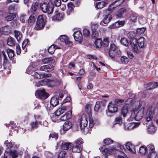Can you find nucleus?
<instances>
[{"label":"nucleus","mask_w":158,"mask_h":158,"mask_svg":"<svg viewBox=\"0 0 158 158\" xmlns=\"http://www.w3.org/2000/svg\"><path fill=\"white\" fill-rule=\"evenodd\" d=\"M145 103L142 102L139 103L137 108L135 107V110L131 112V117L132 118H135V120H140L143 116V111L144 109Z\"/></svg>","instance_id":"nucleus-1"},{"label":"nucleus","mask_w":158,"mask_h":158,"mask_svg":"<svg viewBox=\"0 0 158 158\" xmlns=\"http://www.w3.org/2000/svg\"><path fill=\"white\" fill-rule=\"evenodd\" d=\"M66 91L63 89H58L56 92V95L53 97L50 101L51 104L53 106H55L59 103L58 97L59 96L62 98L65 94Z\"/></svg>","instance_id":"nucleus-2"},{"label":"nucleus","mask_w":158,"mask_h":158,"mask_svg":"<svg viewBox=\"0 0 158 158\" xmlns=\"http://www.w3.org/2000/svg\"><path fill=\"white\" fill-rule=\"evenodd\" d=\"M40 8L42 11L44 13H47L48 14H52L53 11L54 7L52 5L46 2L41 3L40 5Z\"/></svg>","instance_id":"nucleus-3"},{"label":"nucleus","mask_w":158,"mask_h":158,"mask_svg":"<svg viewBox=\"0 0 158 158\" xmlns=\"http://www.w3.org/2000/svg\"><path fill=\"white\" fill-rule=\"evenodd\" d=\"M82 143V139L81 138H79L73 143V146L71 149L72 151L73 152H81L82 149L81 144Z\"/></svg>","instance_id":"nucleus-4"},{"label":"nucleus","mask_w":158,"mask_h":158,"mask_svg":"<svg viewBox=\"0 0 158 158\" xmlns=\"http://www.w3.org/2000/svg\"><path fill=\"white\" fill-rule=\"evenodd\" d=\"M156 108L155 107L152 106H149L147 110L145 118L146 119V123L147 122H149L151 121L154 115L155 114Z\"/></svg>","instance_id":"nucleus-5"},{"label":"nucleus","mask_w":158,"mask_h":158,"mask_svg":"<svg viewBox=\"0 0 158 158\" xmlns=\"http://www.w3.org/2000/svg\"><path fill=\"white\" fill-rule=\"evenodd\" d=\"M45 18L43 15H40L36 21V26L35 27L36 30H39L43 28L45 25Z\"/></svg>","instance_id":"nucleus-6"},{"label":"nucleus","mask_w":158,"mask_h":158,"mask_svg":"<svg viewBox=\"0 0 158 158\" xmlns=\"http://www.w3.org/2000/svg\"><path fill=\"white\" fill-rule=\"evenodd\" d=\"M37 98L42 99H45L48 97L49 94L45 89H40L36 91L35 93Z\"/></svg>","instance_id":"nucleus-7"},{"label":"nucleus","mask_w":158,"mask_h":158,"mask_svg":"<svg viewBox=\"0 0 158 158\" xmlns=\"http://www.w3.org/2000/svg\"><path fill=\"white\" fill-rule=\"evenodd\" d=\"M120 52L119 51H118V48L113 43L110 44L109 51V57L111 59L114 58L116 52Z\"/></svg>","instance_id":"nucleus-8"},{"label":"nucleus","mask_w":158,"mask_h":158,"mask_svg":"<svg viewBox=\"0 0 158 158\" xmlns=\"http://www.w3.org/2000/svg\"><path fill=\"white\" fill-rule=\"evenodd\" d=\"M87 118V116L83 114L80 118L78 120V123H79L81 129H83L87 126L88 123Z\"/></svg>","instance_id":"nucleus-9"},{"label":"nucleus","mask_w":158,"mask_h":158,"mask_svg":"<svg viewBox=\"0 0 158 158\" xmlns=\"http://www.w3.org/2000/svg\"><path fill=\"white\" fill-rule=\"evenodd\" d=\"M73 36L76 41H78L80 43L82 42V34L80 31L75 32L73 34Z\"/></svg>","instance_id":"nucleus-10"},{"label":"nucleus","mask_w":158,"mask_h":158,"mask_svg":"<svg viewBox=\"0 0 158 158\" xmlns=\"http://www.w3.org/2000/svg\"><path fill=\"white\" fill-rule=\"evenodd\" d=\"M54 66L52 64H48L41 66L39 68V69H37L41 71H44L47 72H49L53 70Z\"/></svg>","instance_id":"nucleus-11"},{"label":"nucleus","mask_w":158,"mask_h":158,"mask_svg":"<svg viewBox=\"0 0 158 158\" xmlns=\"http://www.w3.org/2000/svg\"><path fill=\"white\" fill-rule=\"evenodd\" d=\"M59 38L61 41L64 43L65 44L68 46L70 47L73 44V42L69 41L68 37L67 36L61 35L60 36Z\"/></svg>","instance_id":"nucleus-12"},{"label":"nucleus","mask_w":158,"mask_h":158,"mask_svg":"<svg viewBox=\"0 0 158 158\" xmlns=\"http://www.w3.org/2000/svg\"><path fill=\"white\" fill-rule=\"evenodd\" d=\"M118 108L114 104H112V102H110L108 106V111L106 110L107 114L108 112L111 113H113L116 112L117 111Z\"/></svg>","instance_id":"nucleus-13"},{"label":"nucleus","mask_w":158,"mask_h":158,"mask_svg":"<svg viewBox=\"0 0 158 158\" xmlns=\"http://www.w3.org/2000/svg\"><path fill=\"white\" fill-rule=\"evenodd\" d=\"M145 40V39L143 37L140 38L138 40L137 39H134L133 40L135 44L137 43L140 48H142L144 47Z\"/></svg>","instance_id":"nucleus-14"},{"label":"nucleus","mask_w":158,"mask_h":158,"mask_svg":"<svg viewBox=\"0 0 158 158\" xmlns=\"http://www.w3.org/2000/svg\"><path fill=\"white\" fill-rule=\"evenodd\" d=\"M125 23L124 21H118L110 25V27L111 29H115L123 26Z\"/></svg>","instance_id":"nucleus-15"},{"label":"nucleus","mask_w":158,"mask_h":158,"mask_svg":"<svg viewBox=\"0 0 158 158\" xmlns=\"http://www.w3.org/2000/svg\"><path fill=\"white\" fill-rule=\"evenodd\" d=\"M15 17V13H7L5 15L4 20L6 21H10L13 20Z\"/></svg>","instance_id":"nucleus-16"},{"label":"nucleus","mask_w":158,"mask_h":158,"mask_svg":"<svg viewBox=\"0 0 158 158\" xmlns=\"http://www.w3.org/2000/svg\"><path fill=\"white\" fill-rule=\"evenodd\" d=\"M150 124H151V125L148 126L147 129V131L149 134H153L155 133L156 131V127L152 124V122H151Z\"/></svg>","instance_id":"nucleus-17"},{"label":"nucleus","mask_w":158,"mask_h":158,"mask_svg":"<svg viewBox=\"0 0 158 158\" xmlns=\"http://www.w3.org/2000/svg\"><path fill=\"white\" fill-rule=\"evenodd\" d=\"M73 146V143L66 142H63L61 145L62 149L64 150H67L69 149H71Z\"/></svg>","instance_id":"nucleus-18"},{"label":"nucleus","mask_w":158,"mask_h":158,"mask_svg":"<svg viewBox=\"0 0 158 158\" xmlns=\"http://www.w3.org/2000/svg\"><path fill=\"white\" fill-rule=\"evenodd\" d=\"M140 124L139 123H129L127 125H125L124 127L126 130H129L133 129L135 127H138Z\"/></svg>","instance_id":"nucleus-19"},{"label":"nucleus","mask_w":158,"mask_h":158,"mask_svg":"<svg viewBox=\"0 0 158 158\" xmlns=\"http://www.w3.org/2000/svg\"><path fill=\"white\" fill-rule=\"evenodd\" d=\"M72 115V111H68L64 115L62 116L60 118V120L64 121L66 120L69 119L71 118Z\"/></svg>","instance_id":"nucleus-20"},{"label":"nucleus","mask_w":158,"mask_h":158,"mask_svg":"<svg viewBox=\"0 0 158 158\" xmlns=\"http://www.w3.org/2000/svg\"><path fill=\"white\" fill-rule=\"evenodd\" d=\"M37 17L34 14H32L28 19V22L29 25H32L35 22Z\"/></svg>","instance_id":"nucleus-21"},{"label":"nucleus","mask_w":158,"mask_h":158,"mask_svg":"<svg viewBox=\"0 0 158 158\" xmlns=\"http://www.w3.org/2000/svg\"><path fill=\"white\" fill-rule=\"evenodd\" d=\"M136 44L135 43L134 41L133 42H130L129 45H131L134 52L138 53L140 52V51L139 49L138 48Z\"/></svg>","instance_id":"nucleus-22"},{"label":"nucleus","mask_w":158,"mask_h":158,"mask_svg":"<svg viewBox=\"0 0 158 158\" xmlns=\"http://www.w3.org/2000/svg\"><path fill=\"white\" fill-rule=\"evenodd\" d=\"M2 52L3 56V66L4 68H6L7 65H9V61L5 52L3 51H2Z\"/></svg>","instance_id":"nucleus-23"},{"label":"nucleus","mask_w":158,"mask_h":158,"mask_svg":"<svg viewBox=\"0 0 158 158\" xmlns=\"http://www.w3.org/2000/svg\"><path fill=\"white\" fill-rule=\"evenodd\" d=\"M7 44L10 46L13 47L15 46L17 44L13 38L9 36L7 40Z\"/></svg>","instance_id":"nucleus-24"},{"label":"nucleus","mask_w":158,"mask_h":158,"mask_svg":"<svg viewBox=\"0 0 158 158\" xmlns=\"http://www.w3.org/2000/svg\"><path fill=\"white\" fill-rule=\"evenodd\" d=\"M14 36L17 41L19 42L22 37V35L19 31L15 30L14 31Z\"/></svg>","instance_id":"nucleus-25"},{"label":"nucleus","mask_w":158,"mask_h":158,"mask_svg":"<svg viewBox=\"0 0 158 158\" xmlns=\"http://www.w3.org/2000/svg\"><path fill=\"white\" fill-rule=\"evenodd\" d=\"M126 147L132 153H135L136 152L134 147L130 143H128L126 144Z\"/></svg>","instance_id":"nucleus-26"},{"label":"nucleus","mask_w":158,"mask_h":158,"mask_svg":"<svg viewBox=\"0 0 158 158\" xmlns=\"http://www.w3.org/2000/svg\"><path fill=\"white\" fill-rule=\"evenodd\" d=\"M55 15L52 17V19L54 20H60L63 17L62 14H60L57 11H56L55 13Z\"/></svg>","instance_id":"nucleus-27"},{"label":"nucleus","mask_w":158,"mask_h":158,"mask_svg":"<svg viewBox=\"0 0 158 158\" xmlns=\"http://www.w3.org/2000/svg\"><path fill=\"white\" fill-rule=\"evenodd\" d=\"M112 19L111 15L109 14L103 15V22L106 24L108 23Z\"/></svg>","instance_id":"nucleus-28"},{"label":"nucleus","mask_w":158,"mask_h":158,"mask_svg":"<svg viewBox=\"0 0 158 158\" xmlns=\"http://www.w3.org/2000/svg\"><path fill=\"white\" fill-rule=\"evenodd\" d=\"M128 112V106L124 105L121 109V114L124 117L127 116V114Z\"/></svg>","instance_id":"nucleus-29"},{"label":"nucleus","mask_w":158,"mask_h":158,"mask_svg":"<svg viewBox=\"0 0 158 158\" xmlns=\"http://www.w3.org/2000/svg\"><path fill=\"white\" fill-rule=\"evenodd\" d=\"M133 99L132 98H128L125 102V103L126 104V106H127L128 105L129 106V105H132L133 106H134L135 105H137V106H138L139 103H139L138 102H135L134 103H133V104H132V102L133 101Z\"/></svg>","instance_id":"nucleus-30"},{"label":"nucleus","mask_w":158,"mask_h":158,"mask_svg":"<svg viewBox=\"0 0 158 158\" xmlns=\"http://www.w3.org/2000/svg\"><path fill=\"white\" fill-rule=\"evenodd\" d=\"M67 107L63 106L61 108H59L56 111L55 114L56 116H58L63 114L65 111L67 110Z\"/></svg>","instance_id":"nucleus-31"},{"label":"nucleus","mask_w":158,"mask_h":158,"mask_svg":"<svg viewBox=\"0 0 158 158\" xmlns=\"http://www.w3.org/2000/svg\"><path fill=\"white\" fill-rule=\"evenodd\" d=\"M49 81V79L47 78H44L43 80L39 81L38 84H36L37 87L40 86V85H48V82Z\"/></svg>","instance_id":"nucleus-32"},{"label":"nucleus","mask_w":158,"mask_h":158,"mask_svg":"<svg viewBox=\"0 0 158 158\" xmlns=\"http://www.w3.org/2000/svg\"><path fill=\"white\" fill-rule=\"evenodd\" d=\"M42 61L44 64L48 63H52L54 62L55 60L53 57H50L43 59L42 60Z\"/></svg>","instance_id":"nucleus-33"},{"label":"nucleus","mask_w":158,"mask_h":158,"mask_svg":"<svg viewBox=\"0 0 158 158\" xmlns=\"http://www.w3.org/2000/svg\"><path fill=\"white\" fill-rule=\"evenodd\" d=\"M147 148L145 145H143L139 148V151L140 154L142 156H144L147 152Z\"/></svg>","instance_id":"nucleus-34"},{"label":"nucleus","mask_w":158,"mask_h":158,"mask_svg":"<svg viewBox=\"0 0 158 158\" xmlns=\"http://www.w3.org/2000/svg\"><path fill=\"white\" fill-rule=\"evenodd\" d=\"M63 127V130L66 131L71 128L72 124L69 122L66 121L64 123Z\"/></svg>","instance_id":"nucleus-35"},{"label":"nucleus","mask_w":158,"mask_h":158,"mask_svg":"<svg viewBox=\"0 0 158 158\" xmlns=\"http://www.w3.org/2000/svg\"><path fill=\"white\" fill-rule=\"evenodd\" d=\"M126 11V9L124 8H121L119 9L116 14V17L118 18L121 17L122 15Z\"/></svg>","instance_id":"nucleus-36"},{"label":"nucleus","mask_w":158,"mask_h":158,"mask_svg":"<svg viewBox=\"0 0 158 158\" xmlns=\"http://www.w3.org/2000/svg\"><path fill=\"white\" fill-rule=\"evenodd\" d=\"M94 44L96 48H100L102 46V42L101 40L99 39H96Z\"/></svg>","instance_id":"nucleus-37"},{"label":"nucleus","mask_w":158,"mask_h":158,"mask_svg":"<svg viewBox=\"0 0 158 158\" xmlns=\"http://www.w3.org/2000/svg\"><path fill=\"white\" fill-rule=\"evenodd\" d=\"M130 20L132 22L135 23L137 20V15L135 13H132L131 15L129 17Z\"/></svg>","instance_id":"nucleus-38"},{"label":"nucleus","mask_w":158,"mask_h":158,"mask_svg":"<svg viewBox=\"0 0 158 158\" xmlns=\"http://www.w3.org/2000/svg\"><path fill=\"white\" fill-rule=\"evenodd\" d=\"M107 4V3L104 2H98L96 3V7L98 9L103 8Z\"/></svg>","instance_id":"nucleus-39"},{"label":"nucleus","mask_w":158,"mask_h":158,"mask_svg":"<svg viewBox=\"0 0 158 158\" xmlns=\"http://www.w3.org/2000/svg\"><path fill=\"white\" fill-rule=\"evenodd\" d=\"M29 43V40L28 39H25L22 43V48L23 50H24L25 52H27L26 46H28Z\"/></svg>","instance_id":"nucleus-40"},{"label":"nucleus","mask_w":158,"mask_h":158,"mask_svg":"<svg viewBox=\"0 0 158 158\" xmlns=\"http://www.w3.org/2000/svg\"><path fill=\"white\" fill-rule=\"evenodd\" d=\"M9 153L10 156L12 158H17L18 157V153L15 150H10Z\"/></svg>","instance_id":"nucleus-41"},{"label":"nucleus","mask_w":158,"mask_h":158,"mask_svg":"<svg viewBox=\"0 0 158 158\" xmlns=\"http://www.w3.org/2000/svg\"><path fill=\"white\" fill-rule=\"evenodd\" d=\"M128 35L130 38V39H131L130 42H134V41H133L134 39H137L135 38V37L136 36V34L134 32L131 31L129 32L128 33Z\"/></svg>","instance_id":"nucleus-42"},{"label":"nucleus","mask_w":158,"mask_h":158,"mask_svg":"<svg viewBox=\"0 0 158 158\" xmlns=\"http://www.w3.org/2000/svg\"><path fill=\"white\" fill-rule=\"evenodd\" d=\"M6 53L10 59L12 58L14 56V52L13 50L9 49L6 50Z\"/></svg>","instance_id":"nucleus-43"},{"label":"nucleus","mask_w":158,"mask_h":158,"mask_svg":"<svg viewBox=\"0 0 158 158\" xmlns=\"http://www.w3.org/2000/svg\"><path fill=\"white\" fill-rule=\"evenodd\" d=\"M39 4L37 2L33 3L31 9V11L33 12L35 11L39 7Z\"/></svg>","instance_id":"nucleus-44"},{"label":"nucleus","mask_w":158,"mask_h":158,"mask_svg":"<svg viewBox=\"0 0 158 158\" xmlns=\"http://www.w3.org/2000/svg\"><path fill=\"white\" fill-rule=\"evenodd\" d=\"M52 5H55L57 6H60L61 3V0H50Z\"/></svg>","instance_id":"nucleus-45"},{"label":"nucleus","mask_w":158,"mask_h":158,"mask_svg":"<svg viewBox=\"0 0 158 158\" xmlns=\"http://www.w3.org/2000/svg\"><path fill=\"white\" fill-rule=\"evenodd\" d=\"M56 85V83L55 80H51L49 79V81L48 84V87L49 88H53Z\"/></svg>","instance_id":"nucleus-46"},{"label":"nucleus","mask_w":158,"mask_h":158,"mask_svg":"<svg viewBox=\"0 0 158 158\" xmlns=\"http://www.w3.org/2000/svg\"><path fill=\"white\" fill-rule=\"evenodd\" d=\"M121 43L126 47H128L129 43L127 39L125 38H121L120 40Z\"/></svg>","instance_id":"nucleus-47"},{"label":"nucleus","mask_w":158,"mask_h":158,"mask_svg":"<svg viewBox=\"0 0 158 158\" xmlns=\"http://www.w3.org/2000/svg\"><path fill=\"white\" fill-rule=\"evenodd\" d=\"M31 75L34 78H42L41 74H39L37 72L35 71H33L31 73Z\"/></svg>","instance_id":"nucleus-48"},{"label":"nucleus","mask_w":158,"mask_h":158,"mask_svg":"<svg viewBox=\"0 0 158 158\" xmlns=\"http://www.w3.org/2000/svg\"><path fill=\"white\" fill-rule=\"evenodd\" d=\"M109 43V38L107 37L104 38L103 40V46L104 47H107L108 46Z\"/></svg>","instance_id":"nucleus-49"},{"label":"nucleus","mask_w":158,"mask_h":158,"mask_svg":"<svg viewBox=\"0 0 158 158\" xmlns=\"http://www.w3.org/2000/svg\"><path fill=\"white\" fill-rule=\"evenodd\" d=\"M148 148L150 150L149 153L156 152L154 146L152 144H149L147 146V148Z\"/></svg>","instance_id":"nucleus-50"},{"label":"nucleus","mask_w":158,"mask_h":158,"mask_svg":"<svg viewBox=\"0 0 158 158\" xmlns=\"http://www.w3.org/2000/svg\"><path fill=\"white\" fill-rule=\"evenodd\" d=\"M120 60L122 63L127 64L128 62L129 59L126 56H122L121 57Z\"/></svg>","instance_id":"nucleus-51"},{"label":"nucleus","mask_w":158,"mask_h":158,"mask_svg":"<svg viewBox=\"0 0 158 158\" xmlns=\"http://www.w3.org/2000/svg\"><path fill=\"white\" fill-rule=\"evenodd\" d=\"M146 29L144 27L138 28L136 30L137 34L141 35L144 33Z\"/></svg>","instance_id":"nucleus-52"},{"label":"nucleus","mask_w":158,"mask_h":158,"mask_svg":"<svg viewBox=\"0 0 158 158\" xmlns=\"http://www.w3.org/2000/svg\"><path fill=\"white\" fill-rule=\"evenodd\" d=\"M55 47H56L54 45L50 46L48 49V52L51 54H53L55 52L56 49V48H55Z\"/></svg>","instance_id":"nucleus-53"},{"label":"nucleus","mask_w":158,"mask_h":158,"mask_svg":"<svg viewBox=\"0 0 158 158\" xmlns=\"http://www.w3.org/2000/svg\"><path fill=\"white\" fill-rule=\"evenodd\" d=\"M4 144H5L7 148L10 149L12 147L13 145L14 144H13V143L11 142H9L7 140H6Z\"/></svg>","instance_id":"nucleus-54"},{"label":"nucleus","mask_w":158,"mask_h":158,"mask_svg":"<svg viewBox=\"0 0 158 158\" xmlns=\"http://www.w3.org/2000/svg\"><path fill=\"white\" fill-rule=\"evenodd\" d=\"M91 27L92 31H96L98 28V25L96 23H92L91 24Z\"/></svg>","instance_id":"nucleus-55"},{"label":"nucleus","mask_w":158,"mask_h":158,"mask_svg":"<svg viewBox=\"0 0 158 158\" xmlns=\"http://www.w3.org/2000/svg\"><path fill=\"white\" fill-rule=\"evenodd\" d=\"M91 105L90 104H86L85 106V111L89 115L91 114Z\"/></svg>","instance_id":"nucleus-56"},{"label":"nucleus","mask_w":158,"mask_h":158,"mask_svg":"<svg viewBox=\"0 0 158 158\" xmlns=\"http://www.w3.org/2000/svg\"><path fill=\"white\" fill-rule=\"evenodd\" d=\"M103 142L105 144L108 145L113 143V141L110 138H107L105 139Z\"/></svg>","instance_id":"nucleus-57"},{"label":"nucleus","mask_w":158,"mask_h":158,"mask_svg":"<svg viewBox=\"0 0 158 158\" xmlns=\"http://www.w3.org/2000/svg\"><path fill=\"white\" fill-rule=\"evenodd\" d=\"M92 37L93 39H96L99 36V33L96 31H92Z\"/></svg>","instance_id":"nucleus-58"},{"label":"nucleus","mask_w":158,"mask_h":158,"mask_svg":"<svg viewBox=\"0 0 158 158\" xmlns=\"http://www.w3.org/2000/svg\"><path fill=\"white\" fill-rule=\"evenodd\" d=\"M124 102V100L120 99H116L114 101L115 104L117 106L121 105Z\"/></svg>","instance_id":"nucleus-59"},{"label":"nucleus","mask_w":158,"mask_h":158,"mask_svg":"<svg viewBox=\"0 0 158 158\" xmlns=\"http://www.w3.org/2000/svg\"><path fill=\"white\" fill-rule=\"evenodd\" d=\"M84 36L86 37L89 35L90 32L87 29H85L83 30Z\"/></svg>","instance_id":"nucleus-60"},{"label":"nucleus","mask_w":158,"mask_h":158,"mask_svg":"<svg viewBox=\"0 0 158 158\" xmlns=\"http://www.w3.org/2000/svg\"><path fill=\"white\" fill-rule=\"evenodd\" d=\"M66 152L64 151H62L60 152L58 155V158H65Z\"/></svg>","instance_id":"nucleus-61"},{"label":"nucleus","mask_w":158,"mask_h":158,"mask_svg":"<svg viewBox=\"0 0 158 158\" xmlns=\"http://www.w3.org/2000/svg\"><path fill=\"white\" fill-rule=\"evenodd\" d=\"M52 137V138L54 139H58V134L55 133H53L50 134L49 135V138H50Z\"/></svg>","instance_id":"nucleus-62"},{"label":"nucleus","mask_w":158,"mask_h":158,"mask_svg":"<svg viewBox=\"0 0 158 158\" xmlns=\"http://www.w3.org/2000/svg\"><path fill=\"white\" fill-rule=\"evenodd\" d=\"M31 125L32 128L36 129L38 127V123L37 121L33 122L31 123Z\"/></svg>","instance_id":"nucleus-63"},{"label":"nucleus","mask_w":158,"mask_h":158,"mask_svg":"<svg viewBox=\"0 0 158 158\" xmlns=\"http://www.w3.org/2000/svg\"><path fill=\"white\" fill-rule=\"evenodd\" d=\"M100 102H97L94 107V110L95 111H98L100 108Z\"/></svg>","instance_id":"nucleus-64"}]
</instances>
